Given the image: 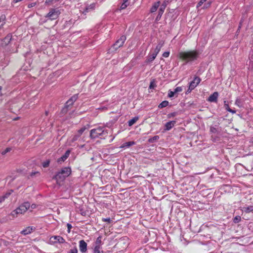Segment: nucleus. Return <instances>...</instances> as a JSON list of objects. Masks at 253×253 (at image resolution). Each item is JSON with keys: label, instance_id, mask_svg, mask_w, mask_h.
Segmentation results:
<instances>
[{"label": "nucleus", "instance_id": "obj_1", "mask_svg": "<svg viewBox=\"0 0 253 253\" xmlns=\"http://www.w3.org/2000/svg\"><path fill=\"white\" fill-rule=\"evenodd\" d=\"M200 53L197 50H190L179 52L178 57L186 63H191L198 60Z\"/></svg>", "mask_w": 253, "mask_h": 253}, {"label": "nucleus", "instance_id": "obj_2", "mask_svg": "<svg viewBox=\"0 0 253 253\" xmlns=\"http://www.w3.org/2000/svg\"><path fill=\"white\" fill-rule=\"evenodd\" d=\"M108 134V130L105 129L104 126H98L92 129L90 131V137L94 139L97 138L105 139Z\"/></svg>", "mask_w": 253, "mask_h": 253}, {"label": "nucleus", "instance_id": "obj_3", "mask_svg": "<svg viewBox=\"0 0 253 253\" xmlns=\"http://www.w3.org/2000/svg\"><path fill=\"white\" fill-rule=\"evenodd\" d=\"M71 173V169L69 167H65L62 168L60 171L58 172L53 177V179L56 180L57 184L62 182L64 179L70 175Z\"/></svg>", "mask_w": 253, "mask_h": 253}, {"label": "nucleus", "instance_id": "obj_4", "mask_svg": "<svg viewBox=\"0 0 253 253\" xmlns=\"http://www.w3.org/2000/svg\"><path fill=\"white\" fill-rule=\"evenodd\" d=\"M30 204L29 202H24L18 207L16 209L13 211L10 215L13 217L17 216L18 214H24L30 208Z\"/></svg>", "mask_w": 253, "mask_h": 253}, {"label": "nucleus", "instance_id": "obj_5", "mask_svg": "<svg viewBox=\"0 0 253 253\" xmlns=\"http://www.w3.org/2000/svg\"><path fill=\"white\" fill-rule=\"evenodd\" d=\"M97 3L93 2L90 4L84 3V5H82L80 8V11L85 15L87 13L95 9Z\"/></svg>", "mask_w": 253, "mask_h": 253}, {"label": "nucleus", "instance_id": "obj_6", "mask_svg": "<svg viewBox=\"0 0 253 253\" xmlns=\"http://www.w3.org/2000/svg\"><path fill=\"white\" fill-rule=\"evenodd\" d=\"M60 13L61 12L58 8H51L45 17L51 20H55L58 18Z\"/></svg>", "mask_w": 253, "mask_h": 253}, {"label": "nucleus", "instance_id": "obj_7", "mask_svg": "<svg viewBox=\"0 0 253 253\" xmlns=\"http://www.w3.org/2000/svg\"><path fill=\"white\" fill-rule=\"evenodd\" d=\"M49 243L51 245H54L57 243L63 244L66 243L65 240L60 236H52L49 240Z\"/></svg>", "mask_w": 253, "mask_h": 253}, {"label": "nucleus", "instance_id": "obj_8", "mask_svg": "<svg viewBox=\"0 0 253 253\" xmlns=\"http://www.w3.org/2000/svg\"><path fill=\"white\" fill-rule=\"evenodd\" d=\"M201 80L198 77H195L193 80L191 81L189 84V88L187 91V93L190 92L193 90L200 83Z\"/></svg>", "mask_w": 253, "mask_h": 253}, {"label": "nucleus", "instance_id": "obj_9", "mask_svg": "<svg viewBox=\"0 0 253 253\" xmlns=\"http://www.w3.org/2000/svg\"><path fill=\"white\" fill-rule=\"evenodd\" d=\"M126 40V38L125 36H121L120 38L114 44H113L112 47V49L114 50H117L119 48L123 45Z\"/></svg>", "mask_w": 253, "mask_h": 253}, {"label": "nucleus", "instance_id": "obj_10", "mask_svg": "<svg viewBox=\"0 0 253 253\" xmlns=\"http://www.w3.org/2000/svg\"><path fill=\"white\" fill-rule=\"evenodd\" d=\"M167 2L165 1L162 3V4L161 5L160 8H159V10L158 14L156 18V21H159L161 19L162 15H163V14L165 11V9L167 6Z\"/></svg>", "mask_w": 253, "mask_h": 253}, {"label": "nucleus", "instance_id": "obj_11", "mask_svg": "<svg viewBox=\"0 0 253 253\" xmlns=\"http://www.w3.org/2000/svg\"><path fill=\"white\" fill-rule=\"evenodd\" d=\"M79 249L80 252L83 253L87 251V244L83 240L79 241Z\"/></svg>", "mask_w": 253, "mask_h": 253}, {"label": "nucleus", "instance_id": "obj_12", "mask_svg": "<svg viewBox=\"0 0 253 253\" xmlns=\"http://www.w3.org/2000/svg\"><path fill=\"white\" fill-rule=\"evenodd\" d=\"M175 121H171L167 122L165 125L164 130L165 131H168L170 130L175 125Z\"/></svg>", "mask_w": 253, "mask_h": 253}, {"label": "nucleus", "instance_id": "obj_13", "mask_svg": "<svg viewBox=\"0 0 253 253\" xmlns=\"http://www.w3.org/2000/svg\"><path fill=\"white\" fill-rule=\"evenodd\" d=\"M158 54L154 51L153 52L150 51L147 57V62L148 63L152 62L155 59Z\"/></svg>", "mask_w": 253, "mask_h": 253}, {"label": "nucleus", "instance_id": "obj_14", "mask_svg": "<svg viewBox=\"0 0 253 253\" xmlns=\"http://www.w3.org/2000/svg\"><path fill=\"white\" fill-rule=\"evenodd\" d=\"M218 96V92H214L209 96L208 100L211 102H216L217 100Z\"/></svg>", "mask_w": 253, "mask_h": 253}, {"label": "nucleus", "instance_id": "obj_15", "mask_svg": "<svg viewBox=\"0 0 253 253\" xmlns=\"http://www.w3.org/2000/svg\"><path fill=\"white\" fill-rule=\"evenodd\" d=\"M34 230L35 228H33L32 227H28L25 229L21 231V233L24 235H26L31 233L32 231Z\"/></svg>", "mask_w": 253, "mask_h": 253}, {"label": "nucleus", "instance_id": "obj_16", "mask_svg": "<svg viewBox=\"0 0 253 253\" xmlns=\"http://www.w3.org/2000/svg\"><path fill=\"white\" fill-rule=\"evenodd\" d=\"M70 154V151L69 150H68L67 151H66L64 155H63L62 157H61L60 158L58 159V162H61L65 161L68 158Z\"/></svg>", "mask_w": 253, "mask_h": 253}, {"label": "nucleus", "instance_id": "obj_17", "mask_svg": "<svg viewBox=\"0 0 253 253\" xmlns=\"http://www.w3.org/2000/svg\"><path fill=\"white\" fill-rule=\"evenodd\" d=\"M103 245V243H102V236H99V237H98L95 241V242H94V244L93 245V247H102V245Z\"/></svg>", "mask_w": 253, "mask_h": 253}, {"label": "nucleus", "instance_id": "obj_18", "mask_svg": "<svg viewBox=\"0 0 253 253\" xmlns=\"http://www.w3.org/2000/svg\"><path fill=\"white\" fill-rule=\"evenodd\" d=\"M160 1H157L154 3V4L153 5V6H152V7L151 8V9H150V12L151 13H153V12H155V11H156L158 7L160 5Z\"/></svg>", "mask_w": 253, "mask_h": 253}, {"label": "nucleus", "instance_id": "obj_19", "mask_svg": "<svg viewBox=\"0 0 253 253\" xmlns=\"http://www.w3.org/2000/svg\"><path fill=\"white\" fill-rule=\"evenodd\" d=\"M164 44V42L160 41L159 42V43L158 44V45H157L156 48L155 49V50L154 51H155L156 52H157V53H158L160 52L161 48L163 46Z\"/></svg>", "mask_w": 253, "mask_h": 253}, {"label": "nucleus", "instance_id": "obj_20", "mask_svg": "<svg viewBox=\"0 0 253 253\" xmlns=\"http://www.w3.org/2000/svg\"><path fill=\"white\" fill-rule=\"evenodd\" d=\"M134 141H129L126 143H124L121 146V148H125V147H129L131 146H132L135 144Z\"/></svg>", "mask_w": 253, "mask_h": 253}, {"label": "nucleus", "instance_id": "obj_21", "mask_svg": "<svg viewBox=\"0 0 253 253\" xmlns=\"http://www.w3.org/2000/svg\"><path fill=\"white\" fill-rule=\"evenodd\" d=\"M12 36L11 34H8L3 39V42L5 44H8L11 41Z\"/></svg>", "mask_w": 253, "mask_h": 253}, {"label": "nucleus", "instance_id": "obj_22", "mask_svg": "<svg viewBox=\"0 0 253 253\" xmlns=\"http://www.w3.org/2000/svg\"><path fill=\"white\" fill-rule=\"evenodd\" d=\"M93 253H104L102 249V247H94L93 249Z\"/></svg>", "mask_w": 253, "mask_h": 253}, {"label": "nucleus", "instance_id": "obj_23", "mask_svg": "<svg viewBox=\"0 0 253 253\" xmlns=\"http://www.w3.org/2000/svg\"><path fill=\"white\" fill-rule=\"evenodd\" d=\"M5 16L4 15H1L0 17V30L3 27V26L5 24Z\"/></svg>", "mask_w": 253, "mask_h": 253}, {"label": "nucleus", "instance_id": "obj_24", "mask_svg": "<svg viewBox=\"0 0 253 253\" xmlns=\"http://www.w3.org/2000/svg\"><path fill=\"white\" fill-rule=\"evenodd\" d=\"M138 120V117H135L134 118H133L132 119L130 120L128 122V125L129 126H132L133 124H134L136 121Z\"/></svg>", "mask_w": 253, "mask_h": 253}, {"label": "nucleus", "instance_id": "obj_25", "mask_svg": "<svg viewBox=\"0 0 253 253\" xmlns=\"http://www.w3.org/2000/svg\"><path fill=\"white\" fill-rule=\"evenodd\" d=\"M169 103L168 101H166V100L163 101L159 105L158 107L161 109L166 107L169 105Z\"/></svg>", "mask_w": 253, "mask_h": 253}, {"label": "nucleus", "instance_id": "obj_26", "mask_svg": "<svg viewBox=\"0 0 253 253\" xmlns=\"http://www.w3.org/2000/svg\"><path fill=\"white\" fill-rule=\"evenodd\" d=\"M210 132L212 133L219 134L220 131L218 130L217 128H216L214 126H211L210 127Z\"/></svg>", "mask_w": 253, "mask_h": 253}, {"label": "nucleus", "instance_id": "obj_27", "mask_svg": "<svg viewBox=\"0 0 253 253\" xmlns=\"http://www.w3.org/2000/svg\"><path fill=\"white\" fill-rule=\"evenodd\" d=\"M159 139V136L158 135H155L152 138H150L148 139V142L149 143H153L156 141H157Z\"/></svg>", "mask_w": 253, "mask_h": 253}, {"label": "nucleus", "instance_id": "obj_28", "mask_svg": "<svg viewBox=\"0 0 253 253\" xmlns=\"http://www.w3.org/2000/svg\"><path fill=\"white\" fill-rule=\"evenodd\" d=\"M244 211L246 212H250L253 211V206H250L244 208Z\"/></svg>", "mask_w": 253, "mask_h": 253}, {"label": "nucleus", "instance_id": "obj_29", "mask_svg": "<svg viewBox=\"0 0 253 253\" xmlns=\"http://www.w3.org/2000/svg\"><path fill=\"white\" fill-rule=\"evenodd\" d=\"M183 90V88H182V87L181 86H178V87H176L174 90V92L176 94V93H178L179 92H181Z\"/></svg>", "mask_w": 253, "mask_h": 253}, {"label": "nucleus", "instance_id": "obj_30", "mask_svg": "<svg viewBox=\"0 0 253 253\" xmlns=\"http://www.w3.org/2000/svg\"><path fill=\"white\" fill-rule=\"evenodd\" d=\"M235 104L239 107L242 106L241 100L239 98H237L235 101Z\"/></svg>", "mask_w": 253, "mask_h": 253}, {"label": "nucleus", "instance_id": "obj_31", "mask_svg": "<svg viewBox=\"0 0 253 253\" xmlns=\"http://www.w3.org/2000/svg\"><path fill=\"white\" fill-rule=\"evenodd\" d=\"M9 195V193H6L5 195L0 197V203L4 201L5 198H7Z\"/></svg>", "mask_w": 253, "mask_h": 253}, {"label": "nucleus", "instance_id": "obj_32", "mask_svg": "<svg viewBox=\"0 0 253 253\" xmlns=\"http://www.w3.org/2000/svg\"><path fill=\"white\" fill-rule=\"evenodd\" d=\"M78 98V94H74V95H73L69 99L70 100H71L72 101H73L74 102H75L77 100Z\"/></svg>", "mask_w": 253, "mask_h": 253}, {"label": "nucleus", "instance_id": "obj_33", "mask_svg": "<svg viewBox=\"0 0 253 253\" xmlns=\"http://www.w3.org/2000/svg\"><path fill=\"white\" fill-rule=\"evenodd\" d=\"M80 136H81V135H79V134H78V133H77V134H75V135L73 137V138H72L71 141H72V142H75V141H77V140L79 139V138Z\"/></svg>", "mask_w": 253, "mask_h": 253}, {"label": "nucleus", "instance_id": "obj_34", "mask_svg": "<svg viewBox=\"0 0 253 253\" xmlns=\"http://www.w3.org/2000/svg\"><path fill=\"white\" fill-rule=\"evenodd\" d=\"M86 129V127L85 126H84L78 130L77 133L81 135Z\"/></svg>", "mask_w": 253, "mask_h": 253}, {"label": "nucleus", "instance_id": "obj_35", "mask_svg": "<svg viewBox=\"0 0 253 253\" xmlns=\"http://www.w3.org/2000/svg\"><path fill=\"white\" fill-rule=\"evenodd\" d=\"M74 102L73 101H72L70 99H69L66 103L65 107L66 108L69 107L70 106H71L73 104Z\"/></svg>", "mask_w": 253, "mask_h": 253}, {"label": "nucleus", "instance_id": "obj_36", "mask_svg": "<svg viewBox=\"0 0 253 253\" xmlns=\"http://www.w3.org/2000/svg\"><path fill=\"white\" fill-rule=\"evenodd\" d=\"M74 102L73 101H72L70 99H69L66 103L65 107L66 108L69 107L70 106H71L73 104Z\"/></svg>", "mask_w": 253, "mask_h": 253}, {"label": "nucleus", "instance_id": "obj_37", "mask_svg": "<svg viewBox=\"0 0 253 253\" xmlns=\"http://www.w3.org/2000/svg\"><path fill=\"white\" fill-rule=\"evenodd\" d=\"M128 5V3L125 2L124 1L120 6L121 9H125Z\"/></svg>", "mask_w": 253, "mask_h": 253}, {"label": "nucleus", "instance_id": "obj_38", "mask_svg": "<svg viewBox=\"0 0 253 253\" xmlns=\"http://www.w3.org/2000/svg\"><path fill=\"white\" fill-rule=\"evenodd\" d=\"M175 93L174 92V91H171L169 90L168 91V96L170 98H171L174 96Z\"/></svg>", "mask_w": 253, "mask_h": 253}, {"label": "nucleus", "instance_id": "obj_39", "mask_svg": "<svg viewBox=\"0 0 253 253\" xmlns=\"http://www.w3.org/2000/svg\"><path fill=\"white\" fill-rule=\"evenodd\" d=\"M241 220V217L239 216H236L233 219V221L235 223H238Z\"/></svg>", "mask_w": 253, "mask_h": 253}, {"label": "nucleus", "instance_id": "obj_40", "mask_svg": "<svg viewBox=\"0 0 253 253\" xmlns=\"http://www.w3.org/2000/svg\"><path fill=\"white\" fill-rule=\"evenodd\" d=\"M50 163V161L49 160H46L42 163V166L43 168H47L48 167Z\"/></svg>", "mask_w": 253, "mask_h": 253}, {"label": "nucleus", "instance_id": "obj_41", "mask_svg": "<svg viewBox=\"0 0 253 253\" xmlns=\"http://www.w3.org/2000/svg\"><path fill=\"white\" fill-rule=\"evenodd\" d=\"M68 253H78L77 247H75L73 249H71Z\"/></svg>", "mask_w": 253, "mask_h": 253}, {"label": "nucleus", "instance_id": "obj_42", "mask_svg": "<svg viewBox=\"0 0 253 253\" xmlns=\"http://www.w3.org/2000/svg\"><path fill=\"white\" fill-rule=\"evenodd\" d=\"M11 149L10 148H6L4 151H3L1 152V154L2 155H4L6 154L7 153L10 152Z\"/></svg>", "mask_w": 253, "mask_h": 253}, {"label": "nucleus", "instance_id": "obj_43", "mask_svg": "<svg viewBox=\"0 0 253 253\" xmlns=\"http://www.w3.org/2000/svg\"><path fill=\"white\" fill-rule=\"evenodd\" d=\"M207 0H201L197 4V7H199L201 6L205 2H206Z\"/></svg>", "mask_w": 253, "mask_h": 253}, {"label": "nucleus", "instance_id": "obj_44", "mask_svg": "<svg viewBox=\"0 0 253 253\" xmlns=\"http://www.w3.org/2000/svg\"><path fill=\"white\" fill-rule=\"evenodd\" d=\"M169 51H166L164 52L163 54V56L164 57H168L169 55Z\"/></svg>", "mask_w": 253, "mask_h": 253}, {"label": "nucleus", "instance_id": "obj_45", "mask_svg": "<svg viewBox=\"0 0 253 253\" xmlns=\"http://www.w3.org/2000/svg\"><path fill=\"white\" fill-rule=\"evenodd\" d=\"M102 221L105 222H107L108 223H110L111 221V220L110 218H103Z\"/></svg>", "mask_w": 253, "mask_h": 253}, {"label": "nucleus", "instance_id": "obj_46", "mask_svg": "<svg viewBox=\"0 0 253 253\" xmlns=\"http://www.w3.org/2000/svg\"><path fill=\"white\" fill-rule=\"evenodd\" d=\"M156 86L155 84L153 82H151L150 83V85H149V88L152 89L154 88Z\"/></svg>", "mask_w": 253, "mask_h": 253}, {"label": "nucleus", "instance_id": "obj_47", "mask_svg": "<svg viewBox=\"0 0 253 253\" xmlns=\"http://www.w3.org/2000/svg\"><path fill=\"white\" fill-rule=\"evenodd\" d=\"M67 228H68V232L70 233V230H71V228H72V226L71 224H70L69 223H67Z\"/></svg>", "mask_w": 253, "mask_h": 253}, {"label": "nucleus", "instance_id": "obj_48", "mask_svg": "<svg viewBox=\"0 0 253 253\" xmlns=\"http://www.w3.org/2000/svg\"><path fill=\"white\" fill-rule=\"evenodd\" d=\"M175 115H176V113H170V114H169L168 115V117L169 118H171V117H174V116H175Z\"/></svg>", "mask_w": 253, "mask_h": 253}, {"label": "nucleus", "instance_id": "obj_49", "mask_svg": "<svg viewBox=\"0 0 253 253\" xmlns=\"http://www.w3.org/2000/svg\"><path fill=\"white\" fill-rule=\"evenodd\" d=\"M228 112H229L232 114H235L236 112V111L235 110L231 109L230 108H229L228 109Z\"/></svg>", "mask_w": 253, "mask_h": 253}, {"label": "nucleus", "instance_id": "obj_50", "mask_svg": "<svg viewBox=\"0 0 253 253\" xmlns=\"http://www.w3.org/2000/svg\"><path fill=\"white\" fill-rule=\"evenodd\" d=\"M224 105H225L226 110L228 111V109L229 108H230V107H229L228 105L227 104H226V101H224Z\"/></svg>", "mask_w": 253, "mask_h": 253}, {"label": "nucleus", "instance_id": "obj_51", "mask_svg": "<svg viewBox=\"0 0 253 253\" xmlns=\"http://www.w3.org/2000/svg\"><path fill=\"white\" fill-rule=\"evenodd\" d=\"M53 0H46L45 3L46 4H49L50 2H51Z\"/></svg>", "mask_w": 253, "mask_h": 253}, {"label": "nucleus", "instance_id": "obj_52", "mask_svg": "<svg viewBox=\"0 0 253 253\" xmlns=\"http://www.w3.org/2000/svg\"><path fill=\"white\" fill-rule=\"evenodd\" d=\"M106 128V127H110L111 125L109 123H107L105 126H103Z\"/></svg>", "mask_w": 253, "mask_h": 253}, {"label": "nucleus", "instance_id": "obj_53", "mask_svg": "<svg viewBox=\"0 0 253 253\" xmlns=\"http://www.w3.org/2000/svg\"><path fill=\"white\" fill-rule=\"evenodd\" d=\"M36 173H39V172H37H37H31V173L30 175H31V176H32L33 175H35V174H36Z\"/></svg>", "mask_w": 253, "mask_h": 253}, {"label": "nucleus", "instance_id": "obj_54", "mask_svg": "<svg viewBox=\"0 0 253 253\" xmlns=\"http://www.w3.org/2000/svg\"><path fill=\"white\" fill-rule=\"evenodd\" d=\"M35 3H32L29 4L28 7H32L35 6Z\"/></svg>", "mask_w": 253, "mask_h": 253}, {"label": "nucleus", "instance_id": "obj_55", "mask_svg": "<svg viewBox=\"0 0 253 253\" xmlns=\"http://www.w3.org/2000/svg\"><path fill=\"white\" fill-rule=\"evenodd\" d=\"M31 207L32 208V209H35L36 208V205L35 204H32L31 206Z\"/></svg>", "mask_w": 253, "mask_h": 253}, {"label": "nucleus", "instance_id": "obj_56", "mask_svg": "<svg viewBox=\"0 0 253 253\" xmlns=\"http://www.w3.org/2000/svg\"><path fill=\"white\" fill-rule=\"evenodd\" d=\"M22 0H13V2L14 3H17V2H18L21 1Z\"/></svg>", "mask_w": 253, "mask_h": 253}, {"label": "nucleus", "instance_id": "obj_57", "mask_svg": "<svg viewBox=\"0 0 253 253\" xmlns=\"http://www.w3.org/2000/svg\"><path fill=\"white\" fill-rule=\"evenodd\" d=\"M211 138H212V139L213 140V141H216V139H215V138H213V136H211Z\"/></svg>", "mask_w": 253, "mask_h": 253}, {"label": "nucleus", "instance_id": "obj_58", "mask_svg": "<svg viewBox=\"0 0 253 253\" xmlns=\"http://www.w3.org/2000/svg\"><path fill=\"white\" fill-rule=\"evenodd\" d=\"M128 0H124V2H127V3H128Z\"/></svg>", "mask_w": 253, "mask_h": 253}, {"label": "nucleus", "instance_id": "obj_59", "mask_svg": "<svg viewBox=\"0 0 253 253\" xmlns=\"http://www.w3.org/2000/svg\"><path fill=\"white\" fill-rule=\"evenodd\" d=\"M2 89V87L1 86H0V91Z\"/></svg>", "mask_w": 253, "mask_h": 253}, {"label": "nucleus", "instance_id": "obj_60", "mask_svg": "<svg viewBox=\"0 0 253 253\" xmlns=\"http://www.w3.org/2000/svg\"><path fill=\"white\" fill-rule=\"evenodd\" d=\"M114 138H115V137H113L112 138V139H111V141H112L113 140V139H114Z\"/></svg>", "mask_w": 253, "mask_h": 253}, {"label": "nucleus", "instance_id": "obj_61", "mask_svg": "<svg viewBox=\"0 0 253 253\" xmlns=\"http://www.w3.org/2000/svg\"><path fill=\"white\" fill-rule=\"evenodd\" d=\"M45 114H46V115H47V114H48V112H45Z\"/></svg>", "mask_w": 253, "mask_h": 253}, {"label": "nucleus", "instance_id": "obj_62", "mask_svg": "<svg viewBox=\"0 0 253 253\" xmlns=\"http://www.w3.org/2000/svg\"><path fill=\"white\" fill-rule=\"evenodd\" d=\"M59 0H56V1H59Z\"/></svg>", "mask_w": 253, "mask_h": 253}]
</instances>
